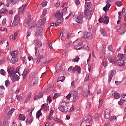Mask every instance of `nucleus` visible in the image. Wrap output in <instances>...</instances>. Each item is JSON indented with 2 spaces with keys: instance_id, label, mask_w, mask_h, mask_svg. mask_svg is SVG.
I'll use <instances>...</instances> for the list:
<instances>
[{
  "instance_id": "nucleus-1",
  "label": "nucleus",
  "mask_w": 126,
  "mask_h": 126,
  "mask_svg": "<svg viewBox=\"0 0 126 126\" xmlns=\"http://www.w3.org/2000/svg\"><path fill=\"white\" fill-rule=\"evenodd\" d=\"M118 59L116 63L118 66H125V61H126V54L119 53L117 56Z\"/></svg>"
},
{
  "instance_id": "nucleus-2",
  "label": "nucleus",
  "mask_w": 126,
  "mask_h": 126,
  "mask_svg": "<svg viewBox=\"0 0 126 126\" xmlns=\"http://www.w3.org/2000/svg\"><path fill=\"white\" fill-rule=\"evenodd\" d=\"M78 34H80L81 38H83L84 39H88L89 40H91L93 37L92 33L90 32H82V31H79L78 32Z\"/></svg>"
},
{
  "instance_id": "nucleus-3",
  "label": "nucleus",
  "mask_w": 126,
  "mask_h": 126,
  "mask_svg": "<svg viewBox=\"0 0 126 126\" xmlns=\"http://www.w3.org/2000/svg\"><path fill=\"white\" fill-rule=\"evenodd\" d=\"M55 17L57 18L58 23H62L63 21V14L62 11H59L55 14Z\"/></svg>"
},
{
  "instance_id": "nucleus-4",
  "label": "nucleus",
  "mask_w": 126,
  "mask_h": 126,
  "mask_svg": "<svg viewBox=\"0 0 126 126\" xmlns=\"http://www.w3.org/2000/svg\"><path fill=\"white\" fill-rule=\"evenodd\" d=\"M71 94L72 95V101L74 103V102H76L77 100H78V92L77 91H75L73 90L71 92Z\"/></svg>"
},
{
  "instance_id": "nucleus-5",
  "label": "nucleus",
  "mask_w": 126,
  "mask_h": 126,
  "mask_svg": "<svg viewBox=\"0 0 126 126\" xmlns=\"http://www.w3.org/2000/svg\"><path fill=\"white\" fill-rule=\"evenodd\" d=\"M83 44V41L82 40L77 39L73 42V45L74 46L75 49L79 50V49H81V45Z\"/></svg>"
},
{
  "instance_id": "nucleus-6",
  "label": "nucleus",
  "mask_w": 126,
  "mask_h": 126,
  "mask_svg": "<svg viewBox=\"0 0 126 126\" xmlns=\"http://www.w3.org/2000/svg\"><path fill=\"white\" fill-rule=\"evenodd\" d=\"M35 55L37 57V60L36 61V64H39L40 62H41V59H43V55H39V51H38V48L35 47Z\"/></svg>"
},
{
  "instance_id": "nucleus-7",
  "label": "nucleus",
  "mask_w": 126,
  "mask_h": 126,
  "mask_svg": "<svg viewBox=\"0 0 126 126\" xmlns=\"http://www.w3.org/2000/svg\"><path fill=\"white\" fill-rule=\"evenodd\" d=\"M59 109L62 113H67V112H68V107L67 106H63L62 105H59Z\"/></svg>"
},
{
  "instance_id": "nucleus-8",
  "label": "nucleus",
  "mask_w": 126,
  "mask_h": 126,
  "mask_svg": "<svg viewBox=\"0 0 126 126\" xmlns=\"http://www.w3.org/2000/svg\"><path fill=\"white\" fill-rule=\"evenodd\" d=\"M111 109L107 108L105 110L104 113V119H108L111 118Z\"/></svg>"
},
{
  "instance_id": "nucleus-9",
  "label": "nucleus",
  "mask_w": 126,
  "mask_h": 126,
  "mask_svg": "<svg viewBox=\"0 0 126 126\" xmlns=\"http://www.w3.org/2000/svg\"><path fill=\"white\" fill-rule=\"evenodd\" d=\"M91 10H85V18L86 19H91Z\"/></svg>"
},
{
  "instance_id": "nucleus-10",
  "label": "nucleus",
  "mask_w": 126,
  "mask_h": 126,
  "mask_svg": "<svg viewBox=\"0 0 126 126\" xmlns=\"http://www.w3.org/2000/svg\"><path fill=\"white\" fill-rule=\"evenodd\" d=\"M47 20V19L46 18H43L40 20H39L38 21L37 24L36 25L37 27H40V26H42V25L45 24V23L46 22Z\"/></svg>"
},
{
  "instance_id": "nucleus-11",
  "label": "nucleus",
  "mask_w": 126,
  "mask_h": 126,
  "mask_svg": "<svg viewBox=\"0 0 126 126\" xmlns=\"http://www.w3.org/2000/svg\"><path fill=\"white\" fill-rule=\"evenodd\" d=\"M43 34V29L42 27H38L36 30V32L35 33L36 37H39V36H42Z\"/></svg>"
},
{
  "instance_id": "nucleus-12",
  "label": "nucleus",
  "mask_w": 126,
  "mask_h": 126,
  "mask_svg": "<svg viewBox=\"0 0 126 126\" xmlns=\"http://www.w3.org/2000/svg\"><path fill=\"white\" fill-rule=\"evenodd\" d=\"M116 73V70H112L109 73V76H108V81L109 83H110L111 81L112 80V79L114 77V75Z\"/></svg>"
},
{
  "instance_id": "nucleus-13",
  "label": "nucleus",
  "mask_w": 126,
  "mask_h": 126,
  "mask_svg": "<svg viewBox=\"0 0 126 126\" xmlns=\"http://www.w3.org/2000/svg\"><path fill=\"white\" fill-rule=\"evenodd\" d=\"M8 73L9 74V76L11 77L14 73H16V72L14 71V67H11L9 69L7 70Z\"/></svg>"
},
{
  "instance_id": "nucleus-14",
  "label": "nucleus",
  "mask_w": 126,
  "mask_h": 126,
  "mask_svg": "<svg viewBox=\"0 0 126 126\" xmlns=\"http://www.w3.org/2000/svg\"><path fill=\"white\" fill-rule=\"evenodd\" d=\"M38 83V78H34L32 79V81L30 82L29 85L30 86H34V85L37 84Z\"/></svg>"
},
{
  "instance_id": "nucleus-15",
  "label": "nucleus",
  "mask_w": 126,
  "mask_h": 126,
  "mask_svg": "<svg viewBox=\"0 0 126 126\" xmlns=\"http://www.w3.org/2000/svg\"><path fill=\"white\" fill-rule=\"evenodd\" d=\"M76 22L81 24L83 23V15L82 14H80L77 17Z\"/></svg>"
},
{
  "instance_id": "nucleus-16",
  "label": "nucleus",
  "mask_w": 126,
  "mask_h": 126,
  "mask_svg": "<svg viewBox=\"0 0 126 126\" xmlns=\"http://www.w3.org/2000/svg\"><path fill=\"white\" fill-rule=\"evenodd\" d=\"M27 4H23L21 7L19 8V12L23 13V12L26 10V7H27Z\"/></svg>"
},
{
  "instance_id": "nucleus-17",
  "label": "nucleus",
  "mask_w": 126,
  "mask_h": 126,
  "mask_svg": "<svg viewBox=\"0 0 126 126\" xmlns=\"http://www.w3.org/2000/svg\"><path fill=\"white\" fill-rule=\"evenodd\" d=\"M12 79L13 81H18L19 80V77L17 74H16V72L12 75L11 76Z\"/></svg>"
},
{
  "instance_id": "nucleus-18",
  "label": "nucleus",
  "mask_w": 126,
  "mask_h": 126,
  "mask_svg": "<svg viewBox=\"0 0 126 126\" xmlns=\"http://www.w3.org/2000/svg\"><path fill=\"white\" fill-rule=\"evenodd\" d=\"M81 69L80 68V67L78 66H76L75 67H74L72 70L74 73H75L76 71H77L78 73H80V72H81V71H80Z\"/></svg>"
},
{
  "instance_id": "nucleus-19",
  "label": "nucleus",
  "mask_w": 126,
  "mask_h": 126,
  "mask_svg": "<svg viewBox=\"0 0 126 126\" xmlns=\"http://www.w3.org/2000/svg\"><path fill=\"white\" fill-rule=\"evenodd\" d=\"M92 120V118L91 117V116L90 115H87L84 119V122L86 123H89L90 122H91V120Z\"/></svg>"
},
{
  "instance_id": "nucleus-20",
  "label": "nucleus",
  "mask_w": 126,
  "mask_h": 126,
  "mask_svg": "<svg viewBox=\"0 0 126 126\" xmlns=\"http://www.w3.org/2000/svg\"><path fill=\"white\" fill-rule=\"evenodd\" d=\"M34 43L36 46L39 47V48H41V47H42V45H43V43L41 42V40L39 39L35 40Z\"/></svg>"
},
{
  "instance_id": "nucleus-21",
  "label": "nucleus",
  "mask_w": 126,
  "mask_h": 126,
  "mask_svg": "<svg viewBox=\"0 0 126 126\" xmlns=\"http://www.w3.org/2000/svg\"><path fill=\"white\" fill-rule=\"evenodd\" d=\"M30 21H31V20L28 19L26 22L24 23V26L27 28H29V26H30Z\"/></svg>"
},
{
  "instance_id": "nucleus-22",
  "label": "nucleus",
  "mask_w": 126,
  "mask_h": 126,
  "mask_svg": "<svg viewBox=\"0 0 126 126\" xmlns=\"http://www.w3.org/2000/svg\"><path fill=\"white\" fill-rule=\"evenodd\" d=\"M62 69V64H57L56 66V72H60L61 70Z\"/></svg>"
},
{
  "instance_id": "nucleus-23",
  "label": "nucleus",
  "mask_w": 126,
  "mask_h": 126,
  "mask_svg": "<svg viewBox=\"0 0 126 126\" xmlns=\"http://www.w3.org/2000/svg\"><path fill=\"white\" fill-rule=\"evenodd\" d=\"M112 96L115 99H120V94L118 92H114V93L112 94Z\"/></svg>"
},
{
  "instance_id": "nucleus-24",
  "label": "nucleus",
  "mask_w": 126,
  "mask_h": 126,
  "mask_svg": "<svg viewBox=\"0 0 126 126\" xmlns=\"http://www.w3.org/2000/svg\"><path fill=\"white\" fill-rule=\"evenodd\" d=\"M100 32L101 35H103V36H104V37H106L107 33L105 32V29H104L103 28H100Z\"/></svg>"
},
{
  "instance_id": "nucleus-25",
  "label": "nucleus",
  "mask_w": 126,
  "mask_h": 126,
  "mask_svg": "<svg viewBox=\"0 0 126 126\" xmlns=\"http://www.w3.org/2000/svg\"><path fill=\"white\" fill-rule=\"evenodd\" d=\"M31 96H32V94L31 93H29L26 99L25 100V103H27L30 101V99L31 98Z\"/></svg>"
},
{
  "instance_id": "nucleus-26",
  "label": "nucleus",
  "mask_w": 126,
  "mask_h": 126,
  "mask_svg": "<svg viewBox=\"0 0 126 126\" xmlns=\"http://www.w3.org/2000/svg\"><path fill=\"white\" fill-rule=\"evenodd\" d=\"M108 60L111 63H113V64H116V60L115 59V58L112 57H109L108 58Z\"/></svg>"
},
{
  "instance_id": "nucleus-27",
  "label": "nucleus",
  "mask_w": 126,
  "mask_h": 126,
  "mask_svg": "<svg viewBox=\"0 0 126 126\" xmlns=\"http://www.w3.org/2000/svg\"><path fill=\"white\" fill-rule=\"evenodd\" d=\"M27 74H28V70L25 69L23 71V73L22 74V75L23 76L24 79V78H26V76H27Z\"/></svg>"
},
{
  "instance_id": "nucleus-28",
  "label": "nucleus",
  "mask_w": 126,
  "mask_h": 126,
  "mask_svg": "<svg viewBox=\"0 0 126 126\" xmlns=\"http://www.w3.org/2000/svg\"><path fill=\"white\" fill-rule=\"evenodd\" d=\"M11 55L12 58H15V56L18 55V51L15 50L12 52Z\"/></svg>"
},
{
  "instance_id": "nucleus-29",
  "label": "nucleus",
  "mask_w": 126,
  "mask_h": 126,
  "mask_svg": "<svg viewBox=\"0 0 126 126\" xmlns=\"http://www.w3.org/2000/svg\"><path fill=\"white\" fill-rule=\"evenodd\" d=\"M16 62H17V58L16 57H12L11 59V63L12 64H14L16 63Z\"/></svg>"
},
{
  "instance_id": "nucleus-30",
  "label": "nucleus",
  "mask_w": 126,
  "mask_h": 126,
  "mask_svg": "<svg viewBox=\"0 0 126 126\" xmlns=\"http://www.w3.org/2000/svg\"><path fill=\"white\" fill-rule=\"evenodd\" d=\"M16 73H18L19 75L23 73V69L21 68H19L18 70H16Z\"/></svg>"
},
{
  "instance_id": "nucleus-31",
  "label": "nucleus",
  "mask_w": 126,
  "mask_h": 126,
  "mask_svg": "<svg viewBox=\"0 0 126 126\" xmlns=\"http://www.w3.org/2000/svg\"><path fill=\"white\" fill-rule=\"evenodd\" d=\"M26 119L25 115L23 114H20L19 116V120L20 121H25Z\"/></svg>"
},
{
  "instance_id": "nucleus-32",
  "label": "nucleus",
  "mask_w": 126,
  "mask_h": 126,
  "mask_svg": "<svg viewBox=\"0 0 126 126\" xmlns=\"http://www.w3.org/2000/svg\"><path fill=\"white\" fill-rule=\"evenodd\" d=\"M18 23H19V22H18V21H16L15 20H14L12 24H10V26H11V27H13L14 26H16V25H17V24H18Z\"/></svg>"
},
{
  "instance_id": "nucleus-33",
  "label": "nucleus",
  "mask_w": 126,
  "mask_h": 126,
  "mask_svg": "<svg viewBox=\"0 0 126 126\" xmlns=\"http://www.w3.org/2000/svg\"><path fill=\"white\" fill-rule=\"evenodd\" d=\"M42 112V111L41 110H39L37 112L36 117L38 119H39V118H40L42 116V112Z\"/></svg>"
},
{
  "instance_id": "nucleus-34",
  "label": "nucleus",
  "mask_w": 126,
  "mask_h": 126,
  "mask_svg": "<svg viewBox=\"0 0 126 126\" xmlns=\"http://www.w3.org/2000/svg\"><path fill=\"white\" fill-rule=\"evenodd\" d=\"M0 13H3L4 14H7L8 13V11L5 8H2L0 10Z\"/></svg>"
},
{
  "instance_id": "nucleus-35",
  "label": "nucleus",
  "mask_w": 126,
  "mask_h": 126,
  "mask_svg": "<svg viewBox=\"0 0 126 126\" xmlns=\"http://www.w3.org/2000/svg\"><path fill=\"white\" fill-rule=\"evenodd\" d=\"M109 20H110L109 17H107V16L104 17V20L103 21L104 24H108V23H109Z\"/></svg>"
},
{
  "instance_id": "nucleus-36",
  "label": "nucleus",
  "mask_w": 126,
  "mask_h": 126,
  "mask_svg": "<svg viewBox=\"0 0 126 126\" xmlns=\"http://www.w3.org/2000/svg\"><path fill=\"white\" fill-rule=\"evenodd\" d=\"M15 111V109L14 108H12L11 110H10L8 114L7 115L9 116V118H10V117H11V115H12V114H13V111Z\"/></svg>"
},
{
  "instance_id": "nucleus-37",
  "label": "nucleus",
  "mask_w": 126,
  "mask_h": 126,
  "mask_svg": "<svg viewBox=\"0 0 126 126\" xmlns=\"http://www.w3.org/2000/svg\"><path fill=\"white\" fill-rule=\"evenodd\" d=\"M91 7V2H89L87 3V6L85 7L86 10H89Z\"/></svg>"
},
{
  "instance_id": "nucleus-38",
  "label": "nucleus",
  "mask_w": 126,
  "mask_h": 126,
  "mask_svg": "<svg viewBox=\"0 0 126 126\" xmlns=\"http://www.w3.org/2000/svg\"><path fill=\"white\" fill-rule=\"evenodd\" d=\"M65 80V77L64 76H61L58 79V81H61V82H63L64 80Z\"/></svg>"
},
{
  "instance_id": "nucleus-39",
  "label": "nucleus",
  "mask_w": 126,
  "mask_h": 126,
  "mask_svg": "<svg viewBox=\"0 0 126 126\" xmlns=\"http://www.w3.org/2000/svg\"><path fill=\"white\" fill-rule=\"evenodd\" d=\"M47 45L49 49H50V51H52L53 50V46H52V44L49 40L47 41Z\"/></svg>"
},
{
  "instance_id": "nucleus-40",
  "label": "nucleus",
  "mask_w": 126,
  "mask_h": 126,
  "mask_svg": "<svg viewBox=\"0 0 126 126\" xmlns=\"http://www.w3.org/2000/svg\"><path fill=\"white\" fill-rule=\"evenodd\" d=\"M89 92H90V91H88V92H84L83 93V95L85 98H87L88 97V94H89Z\"/></svg>"
},
{
  "instance_id": "nucleus-41",
  "label": "nucleus",
  "mask_w": 126,
  "mask_h": 126,
  "mask_svg": "<svg viewBox=\"0 0 126 126\" xmlns=\"http://www.w3.org/2000/svg\"><path fill=\"white\" fill-rule=\"evenodd\" d=\"M30 119H27L26 120V123H28V124H32L33 123V118H30Z\"/></svg>"
},
{
  "instance_id": "nucleus-42",
  "label": "nucleus",
  "mask_w": 126,
  "mask_h": 126,
  "mask_svg": "<svg viewBox=\"0 0 126 126\" xmlns=\"http://www.w3.org/2000/svg\"><path fill=\"white\" fill-rule=\"evenodd\" d=\"M80 59L79 57L76 56L75 58L72 59V62H74V63H78V61H79Z\"/></svg>"
},
{
  "instance_id": "nucleus-43",
  "label": "nucleus",
  "mask_w": 126,
  "mask_h": 126,
  "mask_svg": "<svg viewBox=\"0 0 126 126\" xmlns=\"http://www.w3.org/2000/svg\"><path fill=\"white\" fill-rule=\"evenodd\" d=\"M14 20L19 22V21H20V17H19V16H18V15H16L15 16V18H14Z\"/></svg>"
},
{
  "instance_id": "nucleus-44",
  "label": "nucleus",
  "mask_w": 126,
  "mask_h": 126,
  "mask_svg": "<svg viewBox=\"0 0 126 126\" xmlns=\"http://www.w3.org/2000/svg\"><path fill=\"white\" fill-rule=\"evenodd\" d=\"M105 61L103 62H102V64L104 67H107L108 66V63L107 62V59H105Z\"/></svg>"
},
{
  "instance_id": "nucleus-45",
  "label": "nucleus",
  "mask_w": 126,
  "mask_h": 126,
  "mask_svg": "<svg viewBox=\"0 0 126 126\" xmlns=\"http://www.w3.org/2000/svg\"><path fill=\"white\" fill-rule=\"evenodd\" d=\"M99 104L98 105V108H101L102 107V105H103V99H100L99 100Z\"/></svg>"
},
{
  "instance_id": "nucleus-46",
  "label": "nucleus",
  "mask_w": 126,
  "mask_h": 126,
  "mask_svg": "<svg viewBox=\"0 0 126 126\" xmlns=\"http://www.w3.org/2000/svg\"><path fill=\"white\" fill-rule=\"evenodd\" d=\"M43 96H44V93L43 92H40L38 95V98L39 99H41Z\"/></svg>"
},
{
  "instance_id": "nucleus-47",
  "label": "nucleus",
  "mask_w": 126,
  "mask_h": 126,
  "mask_svg": "<svg viewBox=\"0 0 126 126\" xmlns=\"http://www.w3.org/2000/svg\"><path fill=\"white\" fill-rule=\"evenodd\" d=\"M17 2L15 0H12L10 3H11V5H15Z\"/></svg>"
},
{
  "instance_id": "nucleus-48",
  "label": "nucleus",
  "mask_w": 126,
  "mask_h": 126,
  "mask_svg": "<svg viewBox=\"0 0 126 126\" xmlns=\"http://www.w3.org/2000/svg\"><path fill=\"white\" fill-rule=\"evenodd\" d=\"M72 15H73V14H72V12H71L68 16L66 17L65 20H67L70 17H71Z\"/></svg>"
},
{
  "instance_id": "nucleus-49",
  "label": "nucleus",
  "mask_w": 126,
  "mask_h": 126,
  "mask_svg": "<svg viewBox=\"0 0 126 126\" xmlns=\"http://www.w3.org/2000/svg\"><path fill=\"white\" fill-rule=\"evenodd\" d=\"M109 3H110L109 1L107 0L106 1L107 4L105 6L106 8H110V7H111V4H109Z\"/></svg>"
},
{
  "instance_id": "nucleus-50",
  "label": "nucleus",
  "mask_w": 126,
  "mask_h": 126,
  "mask_svg": "<svg viewBox=\"0 0 126 126\" xmlns=\"http://www.w3.org/2000/svg\"><path fill=\"white\" fill-rule=\"evenodd\" d=\"M43 11V13L41 15V17H44V16H45V14L47 13V10L46 9H44Z\"/></svg>"
},
{
  "instance_id": "nucleus-51",
  "label": "nucleus",
  "mask_w": 126,
  "mask_h": 126,
  "mask_svg": "<svg viewBox=\"0 0 126 126\" xmlns=\"http://www.w3.org/2000/svg\"><path fill=\"white\" fill-rule=\"evenodd\" d=\"M72 96L71 95V94H69L68 95L66 96V99H68V100H70V98H72Z\"/></svg>"
},
{
  "instance_id": "nucleus-52",
  "label": "nucleus",
  "mask_w": 126,
  "mask_h": 126,
  "mask_svg": "<svg viewBox=\"0 0 126 126\" xmlns=\"http://www.w3.org/2000/svg\"><path fill=\"white\" fill-rule=\"evenodd\" d=\"M31 35V32L30 31H28L27 33L26 39H28V37Z\"/></svg>"
},
{
  "instance_id": "nucleus-53",
  "label": "nucleus",
  "mask_w": 126,
  "mask_h": 126,
  "mask_svg": "<svg viewBox=\"0 0 126 126\" xmlns=\"http://www.w3.org/2000/svg\"><path fill=\"white\" fill-rule=\"evenodd\" d=\"M60 95V94L58 93H55L54 95L53 96V99H56Z\"/></svg>"
},
{
  "instance_id": "nucleus-54",
  "label": "nucleus",
  "mask_w": 126,
  "mask_h": 126,
  "mask_svg": "<svg viewBox=\"0 0 126 126\" xmlns=\"http://www.w3.org/2000/svg\"><path fill=\"white\" fill-rule=\"evenodd\" d=\"M116 119H117V116H112L110 118V121L114 122V121H115V120H116Z\"/></svg>"
},
{
  "instance_id": "nucleus-55",
  "label": "nucleus",
  "mask_w": 126,
  "mask_h": 126,
  "mask_svg": "<svg viewBox=\"0 0 126 126\" xmlns=\"http://www.w3.org/2000/svg\"><path fill=\"white\" fill-rule=\"evenodd\" d=\"M5 84L6 86H8V85H9V84H10V82L9 81V80H7L5 81Z\"/></svg>"
},
{
  "instance_id": "nucleus-56",
  "label": "nucleus",
  "mask_w": 126,
  "mask_h": 126,
  "mask_svg": "<svg viewBox=\"0 0 126 126\" xmlns=\"http://www.w3.org/2000/svg\"><path fill=\"white\" fill-rule=\"evenodd\" d=\"M42 109H44V111H47L48 110V108H47V106L45 104H42Z\"/></svg>"
},
{
  "instance_id": "nucleus-57",
  "label": "nucleus",
  "mask_w": 126,
  "mask_h": 126,
  "mask_svg": "<svg viewBox=\"0 0 126 126\" xmlns=\"http://www.w3.org/2000/svg\"><path fill=\"white\" fill-rule=\"evenodd\" d=\"M1 126H9L7 121H4L3 125H1Z\"/></svg>"
},
{
  "instance_id": "nucleus-58",
  "label": "nucleus",
  "mask_w": 126,
  "mask_h": 126,
  "mask_svg": "<svg viewBox=\"0 0 126 126\" xmlns=\"http://www.w3.org/2000/svg\"><path fill=\"white\" fill-rule=\"evenodd\" d=\"M17 35H18V32H16L14 34V40H16Z\"/></svg>"
},
{
  "instance_id": "nucleus-59",
  "label": "nucleus",
  "mask_w": 126,
  "mask_h": 126,
  "mask_svg": "<svg viewBox=\"0 0 126 126\" xmlns=\"http://www.w3.org/2000/svg\"><path fill=\"white\" fill-rule=\"evenodd\" d=\"M89 80V75L88 74H87L86 76V77L85 78V81H88Z\"/></svg>"
},
{
  "instance_id": "nucleus-60",
  "label": "nucleus",
  "mask_w": 126,
  "mask_h": 126,
  "mask_svg": "<svg viewBox=\"0 0 126 126\" xmlns=\"http://www.w3.org/2000/svg\"><path fill=\"white\" fill-rule=\"evenodd\" d=\"M0 74L1 75H5V71H4L3 69H1L0 70Z\"/></svg>"
},
{
  "instance_id": "nucleus-61",
  "label": "nucleus",
  "mask_w": 126,
  "mask_h": 126,
  "mask_svg": "<svg viewBox=\"0 0 126 126\" xmlns=\"http://www.w3.org/2000/svg\"><path fill=\"white\" fill-rule=\"evenodd\" d=\"M90 106H91L90 102H87L86 104V108H87L88 109V108H90Z\"/></svg>"
},
{
  "instance_id": "nucleus-62",
  "label": "nucleus",
  "mask_w": 126,
  "mask_h": 126,
  "mask_svg": "<svg viewBox=\"0 0 126 126\" xmlns=\"http://www.w3.org/2000/svg\"><path fill=\"white\" fill-rule=\"evenodd\" d=\"M4 42V38H0V45H2Z\"/></svg>"
},
{
  "instance_id": "nucleus-63",
  "label": "nucleus",
  "mask_w": 126,
  "mask_h": 126,
  "mask_svg": "<svg viewBox=\"0 0 126 126\" xmlns=\"http://www.w3.org/2000/svg\"><path fill=\"white\" fill-rule=\"evenodd\" d=\"M115 4H116V5H117V6H122V2H116Z\"/></svg>"
},
{
  "instance_id": "nucleus-64",
  "label": "nucleus",
  "mask_w": 126,
  "mask_h": 126,
  "mask_svg": "<svg viewBox=\"0 0 126 126\" xmlns=\"http://www.w3.org/2000/svg\"><path fill=\"white\" fill-rule=\"evenodd\" d=\"M31 15H30V12H28V19H30V20H31V17H30Z\"/></svg>"
}]
</instances>
